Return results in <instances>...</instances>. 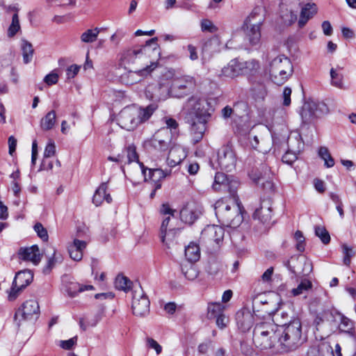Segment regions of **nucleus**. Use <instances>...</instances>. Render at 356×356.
Listing matches in <instances>:
<instances>
[{
  "label": "nucleus",
  "instance_id": "f257e3e1",
  "mask_svg": "<svg viewBox=\"0 0 356 356\" xmlns=\"http://www.w3.org/2000/svg\"><path fill=\"white\" fill-rule=\"evenodd\" d=\"M213 111L211 103L204 98L192 96L186 102L183 108L184 120L190 125L193 143L202 139L207 120Z\"/></svg>",
  "mask_w": 356,
  "mask_h": 356
},
{
  "label": "nucleus",
  "instance_id": "f03ea898",
  "mask_svg": "<svg viewBox=\"0 0 356 356\" xmlns=\"http://www.w3.org/2000/svg\"><path fill=\"white\" fill-rule=\"evenodd\" d=\"M214 209L218 220L228 227H237L243 222L241 204L238 195L226 197L218 200Z\"/></svg>",
  "mask_w": 356,
  "mask_h": 356
},
{
  "label": "nucleus",
  "instance_id": "7ed1b4c3",
  "mask_svg": "<svg viewBox=\"0 0 356 356\" xmlns=\"http://www.w3.org/2000/svg\"><path fill=\"white\" fill-rule=\"evenodd\" d=\"M156 109L157 106L154 104L144 108L136 105L126 106L118 114V124L127 131H133L149 120Z\"/></svg>",
  "mask_w": 356,
  "mask_h": 356
},
{
  "label": "nucleus",
  "instance_id": "20e7f679",
  "mask_svg": "<svg viewBox=\"0 0 356 356\" xmlns=\"http://www.w3.org/2000/svg\"><path fill=\"white\" fill-rule=\"evenodd\" d=\"M253 342L261 350L280 346L278 325L273 320L257 323L253 331Z\"/></svg>",
  "mask_w": 356,
  "mask_h": 356
},
{
  "label": "nucleus",
  "instance_id": "39448f33",
  "mask_svg": "<svg viewBox=\"0 0 356 356\" xmlns=\"http://www.w3.org/2000/svg\"><path fill=\"white\" fill-rule=\"evenodd\" d=\"M280 346L284 351L298 348L305 340L302 333V324L299 318H295L289 324L278 325Z\"/></svg>",
  "mask_w": 356,
  "mask_h": 356
},
{
  "label": "nucleus",
  "instance_id": "423d86ee",
  "mask_svg": "<svg viewBox=\"0 0 356 356\" xmlns=\"http://www.w3.org/2000/svg\"><path fill=\"white\" fill-rule=\"evenodd\" d=\"M265 20V10L261 6L254 8L244 21L243 29L245 38L251 45H256L261 40V26Z\"/></svg>",
  "mask_w": 356,
  "mask_h": 356
},
{
  "label": "nucleus",
  "instance_id": "0eeeda50",
  "mask_svg": "<svg viewBox=\"0 0 356 356\" xmlns=\"http://www.w3.org/2000/svg\"><path fill=\"white\" fill-rule=\"evenodd\" d=\"M161 212L168 216L165 217L162 221L160 229V238L162 243L168 248H170L176 244V238L179 229L174 226V222L177 220L174 216L175 210L170 209L168 204H163Z\"/></svg>",
  "mask_w": 356,
  "mask_h": 356
},
{
  "label": "nucleus",
  "instance_id": "6e6552de",
  "mask_svg": "<svg viewBox=\"0 0 356 356\" xmlns=\"http://www.w3.org/2000/svg\"><path fill=\"white\" fill-rule=\"evenodd\" d=\"M268 72L273 82L277 85H282L292 76L293 64L288 57L284 55L277 56L270 62Z\"/></svg>",
  "mask_w": 356,
  "mask_h": 356
},
{
  "label": "nucleus",
  "instance_id": "1a4fd4ad",
  "mask_svg": "<svg viewBox=\"0 0 356 356\" xmlns=\"http://www.w3.org/2000/svg\"><path fill=\"white\" fill-rule=\"evenodd\" d=\"M195 87V81L190 76H174L169 89L171 94L178 98L191 93Z\"/></svg>",
  "mask_w": 356,
  "mask_h": 356
},
{
  "label": "nucleus",
  "instance_id": "9d476101",
  "mask_svg": "<svg viewBox=\"0 0 356 356\" xmlns=\"http://www.w3.org/2000/svg\"><path fill=\"white\" fill-rule=\"evenodd\" d=\"M225 229L218 225H207L201 232L200 241L211 248L219 247L223 241Z\"/></svg>",
  "mask_w": 356,
  "mask_h": 356
},
{
  "label": "nucleus",
  "instance_id": "9b49d317",
  "mask_svg": "<svg viewBox=\"0 0 356 356\" xmlns=\"http://www.w3.org/2000/svg\"><path fill=\"white\" fill-rule=\"evenodd\" d=\"M146 47H134L131 49L125 50L121 55L120 60L124 66H130L136 65L140 67L145 66L148 64L145 62L147 60L145 57Z\"/></svg>",
  "mask_w": 356,
  "mask_h": 356
},
{
  "label": "nucleus",
  "instance_id": "f8f14e48",
  "mask_svg": "<svg viewBox=\"0 0 356 356\" xmlns=\"http://www.w3.org/2000/svg\"><path fill=\"white\" fill-rule=\"evenodd\" d=\"M238 180L233 176H228L222 172H217L214 177L213 188L215 191H227L229 197L237 195Z\"/></svg>",
  "mask_w": 356,
  "mask_h": 356
},
{
  "label": "nucleus",
  "instance_id": "ddd939ff",
  "mask_svg": "<svg viewBox=\"0 0 356 356\" xmlns=\"http://www.w3.org/2000/svg\"><path fill=\"white\" fill-rule=\"evenodd\" d=\"M40 315V307L38 301L30 299L25 301L18 309L15 315V320L18 325L22 320L37 319Z\"/></svg>",
  "mask_w": 356,
  "mask_h": 356
},
{
  "label": "nucleus",
  "instance_id": "4468645a",
  "mask_svg": "<svg viewBox=\"0 0 356 356\" xmlns=\"http://www.w3.org/2000/svg\"><path fill=\"white\" fill-rule=\"evenodd\" d=\"M33 275L29 270H24L18 272L14 278L12 288L8 294L10 301L15 300L19 293L33 281Z\"/></svg>",
  "mask_w": 356,
  "mask_h": 356
},
{
  "label": "nucleus",
  "instance_id": "2eb2a0df",
  "mask_svg": "<svg viewBox=\"0 0 356 356\" xmlns=\"http://www.w3.org/2000/svg\"><path fill=\"white\" fill-rule=\"evenodd\" d=\"M157 67V62L151 61L137 70H129L124 73L122 76V81L127 85H134L149 75Z\"/></svg>",
  "mask_w": 356,
  "mask_h": 356
},
{
  "label": "nucleus",
  "instance_id": "dca6fc26",
  "mask_svg": "<svg viewBox=\"0 0 356 356\" xmlns=\"http://www.w3.org/2000/svg\"><path fill=\"white\" fill-rule=\"evenodd\" d=\"M149 300L141 288L135 289L133 292L131 308L133 314L143 317L149 314Z\"/></svg>",
  "mask_w": 356,
  "mask_h": 356
},
{
  "label": "nucleus",
  "instance_id": "f3484780",
  "mask_svg": "<svg viewBox=\"0 0 356 356\" xmlns=\"http://www.w3.org/2000/svg\"><path fill=\"white\" fill-rule=\"evenodd\" d=\"M218 166L227 171H231L236 165V159L232 146L227 144L219 149L217 155Z\"/></svg>",
  "mask_w": 356,
  "mask_h": 356
},
{
  "label": "nucleus",
  "instance_id": "a211bd4d",
  "mask_svg": "<svg viewBox=\"0 0 356 356\" xmlns=\"http://www.w3.org/2000/svg\"><path fill=\"white\" fill-rule=\"evenodd\" d=\"M172 133L168 128L159 129L149 140V145L157 151L163 152L168 149L171 142Z\"/></svg>",
  "mask_w": 356,
  "mask_h": 356
},
{
  "label": "nucleus",
  "instance_id": "6ab92c4d",
  "mask_svg": "<svg viewBox=\"0 0 356 356\" xmlns=\"http://www.w3.org/2000/svg\"><path fill=\"white\" fill-rule=\"evenodd\" d=\"M273 215L272 202L270 199L261 200L259 206L256 208L253 218L258 220L263 224L268 223L271 220Z\"/></svg>",
  "mask_w": 356,
  "mask_h": 356
},
{
  "label": "nucleus",
  "instance_id": "aec40b11",
  "mask_svg": "<svg viewBox=\"0 0 356 356\" xmlns=\"http://www.w3.org/2000/svg\"><path fill=\"white\" fill-rule=\"evenodd\" d=\"M306 356H335V355L328 342L317 341L308 348Z\"/></svg>",
  "mask_w": 356,
  "mask_h": 356
},
{
  "label": "nucleus",
  "instance_id": "412c9836",
  "mask_svg": "<svg viewBox=\"0 0 356 356\" xmlns=\"http://www.w3.org/2000/svg\"><path fill=\"white\" fill-rule=\"evenodd\" d=\"M200 211L195 202L187 203L180 211L181 220L186 224H193L199 217Z\"/></svg>",
  "mask_w": 356,
  "mask_h": 356
},
{
  "label": "nucleus",
  "instance_id": "4be33fe9",
  "mask_svg": "<svg viewBox=\"0 0 356 356\" xmlns=\"http://www.w3.org/2000/svg\"><path fill=\"white\" fill-rule=\"evenodd\" d=\"M168 87L159 83L149 84L145 89L146 97L149 99L160 100L167 96Z\"/></svg>",
  "mask_w": 356,
  "mask_h": 356
},
{
  "label": "nucleus",
  "instance_id": "5701e85b",
  "mask_svg": "<svg viewBox=\"0 0 356 356\" xmlns=\"http://www.w3.org/2000/svg\"><path fill=\"white\" fill-rule=\"evenodd\" d=\"M18 255L19 259L24 261H31L35 265L40 263L41 254L37 245H32L29 248H21L19 250Z\"/></svg>",
  "mask_w": 356,
  "mask_h": 356
},
{
  "label": "nucleus",
  "instance_id": "b1692460",
  "mask_svg": "<svg viewBox=\"0 0 356 356\" xmlns=\"http://www.w3.org/2000/svg\"><path fill=\"white\" fill-rule=\"evenodd\" d=\"M318 8L314 3H307L301 9L300 15L298 22V26L302 28L307 22L312 18L317 13Z\"/></svg>",
  "mask_w": 356,
  "mask_h": 356
},
{
  "label": "nucleus",
  "instance_id": "393cba45",
  "mask_svg": "<svg viewBox=\"0 0 356 356\" xmlns=\"http://www.w3.org/2000/svg\"><path fill=\"white\" fill-rule=\"evenodd\" d=\"M236 320L238 327L243 332L248 331L254 323V317L248 311L237 312Z\"/></svg>",
  "mask_w": 356,
  "mask_h": 356
},
{
  "label": "nucleus",
  "instance_id": "a878e982",
  "mask_svg": "<svg viewBox=\"0 0 356 356\" xmlns=\"http://www.w3.org/2000/svg\"><path fill=\"white\" fill-rule=\"evenodd\" d=\"M87 243L84 241L74 239L68 247L70 257L74 261H80L83 257V251L86 248Z\"/></svg>",
  "mask_w": 356,
  "mask_h": 356
},
{
  "label": "nucleus",
  "instance_id": "bb28decb",
  "mask_svg": "<svg viewBox=\"0 0 356 356\" xmlns=\"http://www.w3.org/2000/svg\"><path fill=\"white\" fill-rule=\"evenodd\" d=\"M107 188V182H104L96 190L92 197V202L97 207L101 205L104 200H105L107 203H111L112 202V197L111 195L109 193H106Z\"/></svg>",
  "mask_w": 356,
  "mask_h": 356
},
{
  "label": "nucleus",
  "instance_id": "cd10ccee",
  "mask_svg": "<svg viewBox=\"0 0 356 356\" xmlns=\"http://www.w3.org/2000/svg\"><path fill=\"white\" fill-rule=\"evenodd\" d=\"M94 290L91 284H81L76 282H70L65 286V291L70 298L76 297L79 293Z\"/></svg>",
  "mask_w": 356,
  "mask_h": 356
},
{
  "label": "nucleus",
  "instance_id": "c85d7f7f",
  "mask_svg": "<svg viewBox=\"0 0 356 356\" xmlns=\"http://www.w3.org/2000/svg\"><path fill=\"white\" fill-rule=\"evenodd\" d=\"M241 75L239 60L233 59L230 60L227 65H225L222 70L220 76L234 78Z\"/></svg>",
  "mask_w": 356,
  "mask_h": 356
},
{
  "label": "nucleus",
  "instance_id": "c756f323",
  "mask_svg": "<svg viewBox=\"0 0 356 356\" xmlns=\"http://www.w3.org/2000/svg\"><path fill=\"white\" fill-rule=\"evenodd\" d=\"M276 300H273L272 298L268 297L266 294H259L252 300V309L254 312H259L261 307L264 306H276Z\"/></svg>",
  "mask_w": 356,
  "mask_h": 356
},
{
  "label": "nucleus",
  "instance_id": "7c9ffc66",
  "mask_svg": "<svg viewBox=\"0 0 356 356\" xmlns=\"http://www.w3.org/2000/svg\"><path fill=\"white\" fill-rule=\"evenodd\" d=\"M241 74L252 75L258 72L260 68L259 63L256 60L247 61L239 60Z\"/></svg>",
  "mask_w": 356,
  "mask_h": 356
},
{
  "label": "nucleus",
  "instance_id": "2f4dec72",
  "mask_svg": "<svg viewBox=\"0 0 356 356\" xmlns=\"http://www.w3.org/2000/svg\"><path fill=\"white\" fill-rule=\"evenodd\" d=\"M185 256L187 260L191 263L198 261L200 257V250L198 245L191 243L185 248Z\"/></svg>",
  "mask_w": 356,
  "mask_h": 356
},
{
  "label": "nucleus",
  "instance_id": "473e14b6",
  "mask_svg": "<svg viewBox=\"0 0 356 356\" xmlns=\"http://www.w3.org/2000/svg\"><path fill=\"white\" fill-rule=\"evenodd\" d=\"M125 151L127 152V157L128 159V163H131L134 161L137 162L139 163L141 172L144 175L145 180H147V174L145 172V166L142 163H140L138 161V156L136 152V148L134 145H129L126 149Z\"/></svg>",
  "mask_w": 356,
  "mask_h": 356
},
{
  "label": "nucleus",
  "instance_id": "72a5a7b5",
  "mask_svg": "<svg viewBox=\"0 0 356 356\" xmlns=\"http://www.w3.org/2000/svg\"><path fill=\"white\" fill-rule=\"evenodd\" d=\"M56 112L51 111L46 114L40 120V127L42 130L48 131L51 129L56 122Z\"/></svg>",
  "mask_w": 356,
  "mask_h": 356
},
{
  "label": "nucleus",
  "instance_id": "f704fd0d",
  "mask_svg": "<svg viewBox=\"0 0 356 356\" xmlns=\"http://www.w3.org/2000/svg\"><path fill=\"white\" fill-rule=\"evenodd\" d=\"M145 171L147 170V168H145ZM148 178L147 177V180L150 179L153 182H154V184L156 183H160V181L163 179H164L167 175H169L170 171H164L161 169H148Z\"/></svg>",
  "mask_w": 356,
  "mask_h": 356
},
{
  "label": "nucleus",
  "instance_id": "c9c22d12",
  "mask_svg": "<svg viewBox=\"0 0 356 356\" xmlns=\"http://www.w3.org/2000/svg\"><path fill=\"white\" fill-rule=\"evenodd\" d=\"M335 321H339V329L341 332H350L353 328V322L341 313L337 314Z\"/></svg>",
  "mask_w": 356,
  "mask_h": 356
},
{
  "label": "nucleus",
  "instance_id": "e433bc0d",
  "mask_svg": "<svg viewBox=\"0 0 356 356\" xmlns=\"http://www.w3.org/2000/svg\"><path fill=\"white\" fill-rule=\"evenodd\" d=\"M226 307L220 302H211L208 305V317L215 318L216 316L222 314Z\"/></svg>",
  "mask_w": 356,
  "mask_h": 356
},
{
  "label": "nucleus",
  "instance_id": "4c0bfd02",
  "mask_svg": "<svg viewBox=\"0 0 356 356\" xmlns=\"http://www.w3.org/2000/svg\"><path fill=\"white\" fill-rule=\"evenodd\" d=\"M22 51L23 55V60L25 64L31 62L33 54V48L32 44L27 40L22 41Z\"/></svg>",
  "mask_w": 356,
  "mask_h": 356
},
{
  "label": "nucleus",
  "instance_id": "58836bf2",
  "mask_svg": "<svg viewBox=\"0 0 356 356\" xmlns=\"http://www.w3.org/2000/svg\"><path fill=\"white\" fill-rule=\"evenodd\" d=\"M181 271L185 277L188 280L193 281L198 276V271L192 263L183 264L181 266Z\"/></svg>",
  "mask_w": 356,
  "mask_h": 356
},
{
  "label": "nucleus",
  "instance_id": "ea45409f",
  "mask_svg": "<svg viewBox=\"0 0 356 356\" xmlns=\"http://www.w3.org/2000/svg\"><path fill=\"white\" fill-rule=\"evenodd\" d=\"M132 282L125 276L118 275L115 280V286L117 289L128 291L131 289Z\"/></svg>",
  "mask_w": 356,
  "mask_h": 356
},
{
  "label": "nucleus",
  "instance_id": "a19ab883",
  "mask_svg": "<svg viewBox=\"0 0 356 356\" xmlns=\"http://www.w3.org/2000/svg\"><path fill=\"white\" fill-rule=\"evenodd\" d=\"M62 261V255L59 253H57L56 251L53 249L52 256L49 258L47 264L44 268V273H49L56 264L61 263Z\"/></svg>",
  "mask_w": 356,
  "mask_h": 356
},
{
  "label": "nucleus",
  "instance_id": "79ce46f5",
  "mask_svg": "<svg viewBox=\"0 0 356 356\" xmlns=\"http://www.w3.org/2000/svg\"><path fill=\"white\" fill-rule=\"evenodd\" d=\"M318 156L324 161V165L332 168L334 165V160L325 147H321L318 149Z\"/></svg>",
  "mask_w": 356,
  "mask_h": 356
},
{
  "label": "nucleus",
  "instance_id": "37998d69",
  "mask_svg": "<svg viewBox=\"0 0 356 356\" xmlns=\"http://www.w3.org/2000/svg\"><path fill=\"white\" fill-rule=\"evenodd\" d=\"M100 32V29L95 28L94 29H88L83 32L81 35V40L86 43H91L95 42Z\"/></svg>",
  "mask_w": 356,
  "mask_h": 356
},
{
  "label": "nucleus",
  "instance_id": "c03bdc74",
  "mask_svg": "<svg viewBox=\"0 0 356 356\" xmlns=\"http://www.w3.org/2000/svg\"><path fill=\"white\" fill-rule=\"evenodd\" d=\"M250 140L251 146L264 154L267 153L271 148V143L270 140L268 141V145L266 146L264 145V140L262 141L261 145L259 146V140L257 136H253L252 138H251V136H250Z\"/></svg>",
  "mask_w": 356,
  "mask_h": 356
},
{
  "label": "nucleus",
  "instance_id": "a18cd8bd",
  "mask_svg": "<svg viewBox=\"0 0 356 356\" xmlns=\"http://www.w3.org/2000/svg\"><path fill=\"white\" fill-rule=\"evenodd\" d=\"M316 108V105L314 103H305L302 108V117L303 118H306L307 120L311 119L315 115V110Z\"/></svg>",
  "mask_w": 356,
  "mask_h": 356
},
{
  "label": "nucleus",
  "instance_id": "49530a36",
  "mask_svg": "<svg viewBox=\"0 0 356 356\" xmlns=\"http://www.w3.org/2000/svg\"><path fill=\"white\" fill-rule=\"evenodd\" d=\"M331 83L332 86L342 88H343V75L337 70L332 68L330 70Z\"/></svg>",
  "mask_w": 356,
  "mask_h": 356
},
{
  "label": "nucleus",
  "instance_id": "de8ad7c7",
  "mask_svg": "<svg viewBox=\"0 0 356 356\" xmlns=\"http://www.w3.org/2000/svg\"><path fill=\"white\" fill-rule=\"evenodd\" d=\"M311 287L312 282L307 280H305L298 284L297 288L291 290V293L293 296H297L309 290Z\"/></svg>",
  "mask_w": 356,
  "mask_h": 356
},
{
  "label": "nucleus",
  "instance_id": "09e8293b",
  "mask_svg": "<svg viewBox=\"0 0 356 356\" xmlns=\"http://www.w3.org/2000/svg\"><path fill=\"white\" fill-rule=\"evenodd\" d=\"M20 29L18 15L14 14L12 18V23L8 30V35L10 38L13 37Z\"/></svg>",
  "mask_w": 356,
  "mask_h": 356
},
{
  "label": "nucleus",
  "instance_id": "8fccbe9b",
  "mask_svg": "<svg viewBox=\"0 0 356 356\" xmlns=\"http://www.w3.org/2000/svg\"><path fill=\"white\" fill-rule=\"evenodd\" d=\"M200 27L202 31L211 33H216L218 29V27L208 19H204L201 21Z\"/></svg>",
  "mask_w": 356,
  "mask_h": 356
},
{
  "label": "nucleus",
  "instance_id": "3c124183",
  "mask_svg": "<svg viewBox=\"0 0 356 356\" xmlns=\"http://www.w3.org/2000/svg\"><path fill=\"white\" fill-rule=\"evenodd\" d=\"M315 234L319 237L324 244H327L330 241V236L328 232L324 227L318 226L315 228Z\"/></svg>",
  "mask_w": 356,
  "mask_h": 356
},
{
  "label": "nucleus",
  "instance_id": "603ef678",
  "mask_svg": "<svg viewBox=\"0 0 356 356\" xmlns=\"http://www.w3.org/2000/svg\"><path fill=\"white\" fill-rule=\"evenodd\" d=\"M342 251L344 254L343 264L346 266H349L350 264V259L355 254V252H353V248L346 244L342 245Z\"/></svg>",
  "mask_w": 356,
  "mask_h": 356
},
{
  "label": "nucleus",
  "instance_id": "864d4df0",
  "mask_svg": "<svg viewBox=\"0 0 356 356\" xmlns=\"http://www.w3.org/2000/svg\"><path fill=\"white\" fill-rule=\"evenodd\" d=\"M294 238L296 239L297 244H296V249L299 252H303L305 250V237L302 234V232L298 230L294 234Z\"/></svg>",
  "mask_w": 356,
  "mask_h": 356
},
{
  "label": "nucleus",
  "instance_id": "5fc2aeb1",
  "mask_svg": "<svg viewBox=\"0 0 356 356\" xmlns=\"http://www.w3.org/2000/svg\"><path fill=\"white\" fill-rule=\"evenodd\" d=\"M34 230L37 233L38 236L43 241H47L49 236L47 229L43 227L40 222H37L34 225Z\"/></svg>",
  "mask_w": 356,
  "mask_h": 356
},
{
  "label": "nucleus",
  "instance_id": "6e6d98bb",
  "mask_svg": "<svg viewBox=\"0 0 356 356\" xmlns=\"http://www.w3.org/2000/svg\"><path fill=\"white\" fill-rule=\"evenodd\" d=\"M179 150H180V149L177 148V147L172 148L170 150L169 156L167 159V162L169 165L173 167L181 162V158H179V159H172V157H173L175 154L178 153L179 152Z\"/></svg>",
  "mask_w": 356,
  "mask_h": 356
},
{
  "label": "nucleus",
  "instance_id": "4d7b16f0",
  "mask_svg": "<svg viewBox=\"0 0 356 356\" xmlns=\"http://www.w3.org/2000/svg\"><path fill=\"white\" fill-rule=\"evenodd\" d=\"M212 346L211 340H206L200 343L197 346V352L200 355H206Z\"/></svg>",
  "mask_w": 356,
  "mask_h": 356
},
{
  "label": "nucleus",
  "instance_id": "13d9d810",
  "mask_svg": "<svg viewBox=\"0 0 356 356\" xmlns=\"http://www.w3.org/2000/svg\"><path fill=\"white\" fill-rule=\"evenodd\" d=\"M56 153V145L54 141L49 140L44 151V157L49 158Z\"/></svg>",
  "mask_w": 356,
  "mask_h": 356
},
{
  "label": "nucleus",
  "instance_id": "bf43d9fd",
  "mask_svg": "<svg viewBox=\"0 0 356 356\" xmlns=\"http://www.w3.org/2000/svg\"><path fill=\"white\" fill-rule=\"evenodd\" d=\"M297 159V155L295 152L291 151H287L282 156V161L287 164H292Z\"/></svg>",
  "mask_w": 356,
  "mask_h": 356
},
{
  "label": "nucleus",
  "instance_id": "052dcab7",
  "mask_svg": "<svg viewBox=\"0 0 356 356\" xmlns=\"http://www.w3.org/2000/svg\"><path fill=\"white\" fill-rule=\"evenodd\" d=\"M58 81V75L54 71L46 75L44 78V81L49 86L56 84Z\"/></svg>",
  "mask_w": 356,
  "mask_h": 356
},
{
  "label": "nucleus",
  "instance_id": "680f3d73",
  "mask_svg": "<svg viewBox=\"0 0 356 356\" xmlns=\"http://www.w3.org/2000/svg\"><path fill=\"white\" fill-rule=\"evenodd\" d=\"M80 66L77 65H72L67 67L66 75L67 79H73L79 72Z\"/></svg>",
  "mask_w": 356,
  "mask_h": 356
},
{
  "label": "nucleus",
  "instance_id": "e2e57ef3",
  "mask_svg": "<svg viewBox=\"0 0 356 356\" xmlns=\"http://www.w3.org/2000/svg\"><path fill=\"white\" fill-rule=\"evenodd\" d=\"M147 346L150 348L154 349L156 354L159 355L162 351V347L159 343L152 338L147 339Z\"/></svg>",
  "mask_w": 356,
  "mask_h": 356
},
{
  "label": "nucleus",
  "instance_id": "0e129e2a",
  "mask_svg": "<svg viewBox=\"0 0 356 356\" xmlns=\"http://www.w3.org/2000/svg\"><path fill=\"white\" fill-rule=\"evenodd\" d=\"M77 341V337H74L68 340L60 341V346L65 350H70L72 346L76 344Z\"/></svg>",
  "mask_w": 356,
  "mask_h": 356
},
{
  "label": "nucleus",
  "instance_id": "69168bd1",
  "mask_svg": "<svg viewBox=\"0 0 356 356\" xmlns=\"http://www.w3.org/2000/svg\"><path fill=\"white\" fill-rule=\"evenodd\" d=\"M164 120L166 124L165 128H168V130L171 131L172 130H176L177 129L178 123L175 119L171 118H165Z\"/></svg>",
  "mask_w": 356,
  "mask_h": 356
},
{
  "label": "nucleus",
  "instance_id": "338daca9",
  "mask_svg": "<svg viewBox=\"0 0 356 356\" xmlns=\"http://www.w3.org/2000/svg\"><path fill=\"white\" fill-rule=\"evenodd\" d=\"M291 89L288 87H285L283 91V105L288 106L291 104Z\"/></svg>",
  "mask_w": 356,
  "mask_h": 356
},
{
  "label": "nucleus",
  "instance_id": "774afa93",
  "mask_svg": "<svg viewBox=\"0 0 356 356\" xmlns=\"http://www.w3.org/2000/svg\"><path fill=\"white\" fill-rule=\"evenodd\" d=\"M273 271L274 269L273 267L268 268L261 275L262 282L265 283H269L271 281Z\"/></svg>",
  "mask_w": 356,
  "mask_h": 356
}]
</instances>
